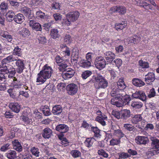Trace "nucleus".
I'll return each mask as SVG.
<instances>
[{"label": "nucleus", "mask_w": 159, "mask_h": 159, "mask_svg": "<svg viewBox=\"0 0 159 159\" xmlns=\"http://www.w3.org/2000/svg\"><path fill=\"white\" fill-rule=\"evenodd\" d=\"M53 72L52 68L48 64H46L38 74L36 82L40 83V84L44 83L51 77Z\"/></svg>", "instance_id": "nucleus-1"}, {"label": "nucleus", "mask_w": 159, "mask_h": 159, "mask_svg": "<svg viewBox=\"0 0 159 159\" xmlns=\"http://www.w3.org/2000/svg\"><path fill=\"white\" fill-rule=\"evenodd\" d=\"M93 79L95 81L94 86L96 89H104L108 86V83L107 80L100 74H98L96 76H94Z\"/></svg>", "instance_id": "nucleus-2"}, {"label": "nucleus", "mask_w": 159, "mask_h": 159, "mask_svg": "<svg viewBox=\"0 0 159 159\" xmlns=\"http://www.w3.org/2000/svg\"><path fill=\"white\" fill-rule=\"evenodd\" d=\"M0 71L5 74H8L11 78H13L15 73L16 70L15 68L10 64H2V66L0 67Z\"/></svg>", "instance_id": "nucleus-3"}, {"label": "nucleus", "mask_w": 159, "mask_h": 159, "mask_svg": "<svg viewBox=\"0 0 159 159\" xmlns=\"http://www.w3.org/2000/svg\"><path fill=\"white\" fill-rule=\"evenodd\" d=\"M96 114L98 116L96 117L95 120L100 123L102 126H105L106 125V121L107 120V116L100 110L97 111Z\"/></svg>", "instance_id": "nucleus-4"}, {"label": "nucleus", "mask_w": 159, "mask_h": 159, "mask_svg": "<svg viewBox=\"0 0 159 159\" xmlns=\"http://www.w3.org/2000/svg\"><path fill=\"white\" fill-rule=\"evenodd\" d=\"M94 64L96 67L99 70L105 68L106 65V61L103 57L102 56L97 57L95 61Z\"/></svg>", "instance_id": "nucleus-5"}, {"label": "nucleus", "mask_w": 159, "mask_h": 159, "mask_svg": "<svg viewBox=\"0 0 159 159\" xmlns=\"http://www.w3.org/2000/svg\"><path fill=\"white\" fill-rule=\"evenodd\" d=\"M120 96V94H118L116 97L112 98L111 101V103L118 107H122L124 105V102Z\"/></svg>", "instance_id": "nucleus-6"}, {"label": "nucleus", "mask_w": 159, "mask_h": 159, "mask_svg": "<svg viewBox=\"0 0 159 159\" xmlns=\"http://www.w3.org/2000/svg\"><path fill=\"white\" fill-rule=\"evenodd\" d=\"M15 64L17 66L16 71L17 73H21L25 68L24 61L20 59H16Z\"/></svg>", "instance_id": "nucleus-7"}, {"label": "nucleus", "mask_w": 159, "mask_h": 159, "mask_svg": "<svg viewBox=\"0 0 159 159\" xmlns=\"http://www.w3.org/2000/svg\"><path fill=\"white\" fill-rule=\"evenodd\" d=\"M80 13L77 11H75L68 13L66 17L70 20L71 22H74L77 20L80 16Z\"/></svg>", "instance_id": "nucleus-8"}, {"label": "nucleus", "mask_w": 159, "mask_h": 159, "mask_svg": "<svg viewBox=\"0 0 159 159\" xmlns=\"http://www.w3.org/2000/svg\"><path fill=\"white\" fill-rule=\"evenodd\" d=\"M66 90L69 94L73 95L77 93L78 90V87L74 84H70L66 86Z\"/></svg>", "instance_id": "nucleus-9"}, {"label": "nucleus", "mask_w": 159, "mask_h": 159, "mask_svg": "<svg viewBox=\"0 0 159 159\" xmlns=\"http://www.w3.org/2000/svg\"><path fill=\"white\" fill-rule=\"evenodd\" d=\"M79 58V53L78 49L73 48L72 49L71 61V63L74 65H76L78 62Z\"/></svg>", "instance_id": "nucleus-10"}, {"label": "nucleus", "mask_w": 159, "mask_h": 159, "mask_svg": "<svg viewBox=\"0 0 159 159\" xmlns=\"http://www.w3.org/2000/svg\"><path fill=\"white\" fill-rule=\"evenodd\" d=\"M75 73V71L71 68L66 69L62 72V76L65 80L72 77Z\"/></svg>", "instance_id": "nucleus-11"}, {"label": "nucleus", "mask_w": 159, "mask_h": 159, "mask_svg": "<svg viewBox=\"0 0 159 159\" xmlns=\"http://www.w3.org/2000/svg\"><path fill=\"white\" fill-rule=\"evenodd\" d=\"M136 143L138 144L145 145L149 142L148 137L144 136H138L135 139Z\"/></svg>", "instance_id": "nucleus-12"}, {"label": "nucleus", "mask_w": 159, "mask_h": 159, "mask_svg": "<svg viewBox=\"0 0 159 159\" xmlns=\"http://www.w3.org/2000/svg\"><path fill=\"white\" fill-rule=\"evenodd\" d=\"M9 108L13 111L18 113L21 108L20 106L17 102H12L9 105Z\"/></svg>", "instance_id": "nucleus-13"}, {"label": "nucleus", "mask_w": 159, "mask_h": 159, "mask_svg": "<svg viewBox=\"0 0 159 159\" xmlns=\"http://www.w3.org/2000/svg\"><path fill=\"white\" fill-rule=\"evenodd\" d=\"M132 97L134 98H139L143 101H145L146 99L145 93L142 91H136L132 94Z\"/></svg>", "instance_id": "nucleus-14"}, {"label": "nucleus", "mask_w": 159, "mask_h": 159, "mask_svg": "<svg viewBox=\"0 0 159 159\" xmlns=\"http://www.w3.org/2000/svg\"><path fill=\"white\" fill-rule=\"evenodd\" d=\"M0 35L4 38V39L9 42H11L13 38L12 36L9 34L6 31L1 30L0 31Z\"/></svg>", "instance_id": "nucleus-15"}, {"label": "nucleus", "mask_w": 159, "mask_h": 159, "mask_svg": "<svg viewBox=\"0 0 159 159\" xmlns=\"http://www.w3.org/2000/svg\"><path fill=\"white\" fill-rule=\"evenodd\" d=\"M111 10L113 12L119 13L120 14H124L126 11L125 7L123 6L113 7L111 8Z\"/></svg>", "instance_id": "nucleus-16"}, {"label": "nucleus", "mask_w": 159, "mask_h": 159, "mask_svg": "<svg viewBox=\"0 0 159 159\" xmlns=\"http://www.w3.org/2000/svg\"><path fill=\"white\" fill-rule=\"evenodd\" d=\"M104 57L108 62L111 63L115 58V54L111 51H107L104 53Z\"/></svg>", "instance_id": "nucleus-17"}, {"label": "nucleus", "mask_w": 159, "mask_h": 159, "mask_svg": "<svg viewBox=\"0 0 159 159\" xmlns=\"http://www.w3.org/2000/svg\"><path fill=\"white\" fill-rule=\"evenodd\" d=\"M52 130L48 127L44 128L42 131V136L45 139H49L52 135Z\"/></svg>", "instance_id": "nucleus-18"}, {"label": "nucleus", "mask_w": 159, "mask_h": 159, "mask_svg": "<svg viewBox=\"0 0 159 159\" xmlns=\"http://www.w3.org/2000/svg\"><path fill=\"white\" fill-rule=\"evenodd\" d=\"M56 130L61 133H65L69 130V127L65 124H59L57 125L55 128Z\"/></svg>", "instance_id": "nucleus-19"}, {"label": "nucleus", "mask_w": 159, "mask_h": 159, "mask_svg": "<svg viewBox=\"0 0 159 159\" xmlns=\"http://www.w3.org/2000/svg\"><path fill=\"white\" fill-rule=\"evenodd\" d=\"M13 148L20 152L22 150V147L20 142L17 139H15L12 142Z\"/></svg>", "instance_id": "nucleus-20"}, {"label": "nucleus", "mask_w": 159, "mask_h": 159, "mask_svg": "<svg viewBox=\"0 0 159 159\" xmlns=\"http://www.w3.org/2000/svg\"><path fill=\"white\" fill-rule=\"evenodd\" d=\"M113 85L117 86L118 89L120 90L124 89L126 87L123 78H122L119 79L118 81L116 83H113Z\"/></svg>", "instance_id": "nucleus-21"}, {"label": "nucleus", "mask_w": 159, "mask_h": 159, "mask_svg": "<svg viewBox=\"0 0 159 159\" xmlns=\"http://www.w3.org/2000/svg\"><path fill=\"white\" fill-rule=\"evenodd\" d=\"M131 115V112L129 110L124 109L120 111L121 119L125 120L129 118Z\"/></svg>", "instance_id": "nucleus-22"}, {"label": "nucleus", "mask_w": 159, "mask_h": 159, "mask_svg": "<svg viewBox=\"0 0 159 159\" xmlns=\"http://www.w3.org/2000/svg\"><path fill=\"white\" fill-rule=\"evenodd\" d=\"M20 12L23 14L28 17L30 18V17H32L31 15V10L30 9L27 7H23L21 8Z\"/></svg>", "instance_id": "nucleus-23"}, {"label": "nucleus", "mask_w": 159, "mask_h": 159, "mask_svg": "<svg viewBox=\"0 0 159 159\" xmlns=\"http://www.w3.org/2000/svg\"><path fill=\"white\" fill-rule=\"evenodd\" d=\"M155 80V77L154 74L152 72H149L145 76V81L147 82L148 84L152 82Z\"/></svg>", "instance_id": "nucleus-24"}, {"label": "nucleus", "mask_w": 159, "mask_h": 159, "mask_svg": "<svg viewBox=\"0 0 159 159\" xmlns=\"http://www.w3.org/2000/svg\"><path fill=\"white\" fill-rule=\"evenodd\" d=\"M11 79H12L13 81L12 83V86L14 88L19 89L23 87V85L22 83L20 81H18L17 78L16 77L13 76V78H11Z\"/></svg>", "instance_id": "nucleus-25"}, {"label": "nucleus", "mask_w": 159, "mask_h": 159, "mask_svg": "<svg viewBox=\"0 0 159 159\" xmlns=\"http://www.w3.org/2000/svg\"><path fill=\"white\" fill-rule=\"evenodd\" d=\"M15 13L12 11H8L6 14L7 20L9 22H11L14 20L15 16Z\"/></svg>", "instance_id": "nucleus-26"}, {"label": "nucleus", "mask_w": 159, "mask_h": 159, "mask_svg": "<svg viewBox=\"0 0 159 159\" xmlns=\"http://www.w3.org/2000/svg\"><path fill=\"white\" fill-rule=\"evenodd\" d=\"M24 19L23 15L21 13H19L15 16L14 20L18 24H21L24 21Z\"/></svg>", "instance_id": "nucleus-27"}, {"label": "nucleus", "mask_w": 159, "mask_h": 159, "mask_svg": "<svg viewBox=\"0 0 159 159\" xmlns=\"http://www.w3.org/2000/svg\"><path fill=\"white\" fill-rule=\"evenodd\" d=\"M62 111V109L61 106L57 105L53 107L52 112L54 115H59L61 113Z\"/></svg>", "instance_id": "nucleus-28"}, {"label": "nucleus", "mask_w": 159, "mask_h": 159, "mask_svg": "<svg viewBox=\"0 0 159 159\" xmlns=\"http://www.w3.org/2000/svg\"><path fill=\"white\" fill-rule=\"evenodd\" d=\"M5 155L8 159H15L17 157L16 152L14 150L9 151Z\"/></svg>", "instance_id": "nucleus-29"}, {"label": "nucleus", "mask_w": 159, "mask_h": 159, "mask_svg": "<svg viewBox=\"0 0 159 159\" xmlns=\"http://www.w3.org/2000/svg\"><path fill=\"white\" fill-rule=\"evenodd\" d=\"M40 109L44 115L48 116L51 114L49 108L48 106H42L40 107Z\"/></svg>", "instance_id": "nucleus-30"}, {"label": "nucleus", "mask_w": 159, "mask_h": 159, "mask_svg": "<svg viewBox=\"0 0 159 159\" xmlns=\"http://www.w3.org/2000/svg\"><path fill=\"white\" fill-rule=\"evenodd\" d=\"M79 63L81 67L84 68L89 67L91 65V62L89 60H81Z\"/></svg>", "instance_id": "nucleus-31"}, {"label": "nucleus", "mask_w": 159, "mask_h": 159, "mask_svg": "<svg viewBox=\"0 0 159 159\" xmlns=\"http://www.w3.org/2000/svg\"><path fill=\"white\" fill-rule=\"evenodd\" d=\"M11 77V76H10L8 74H5L4 73H0V83H1L2 81L4 82L7 81H8Z\"/></svg>", "instance_id": "nucleus-32"}, {"label": "nucleus", "mask_w": 159, "mask_h": 159, "mask_svg": "<svg viewBox=\"0 0 159 159\" xmlns=\"http://www.w3.org/2000/svg\"><path fill=\"white\" fill-rule=\"evenodd\" d=\"M50 35L51 37L53 39H56L60 36L59 31L57 29H53L51 30Z\"/></svg>", "instance_id": "nucleus-33"}, {"label": "nucleus", "mask_w": 159, "mask_h": 159, "mask_svg": "<svg viewBox=\"0 0 159 159\" xmlns=\"http://www.w3.org/2000/svg\"><path fill=\"white\" fill-rule=\"evenodd\" d=\"M121 92L122 93H121L120 96L122 100H123L124 103L125 102L128 103L131 100L130 96L126 94L124 91H121Z\"/></svg>", "instance_id": "nucleus-34"}, {"label": "nucleus", "mask_w": 159, "mask_h": 159, "mask_svg": "<svg viewBox=\"0 0 159 159\" xmlns=\"http://www.w3.org/2000/svg\"><path fill=\"white\" fill-rule=\"evenodd\" d=\"M152 141L151 145V147H159V139L155 137H152L151 138Z\"/></svg>", "instance_id": "nucleus-35"}, {"label": "nucleus", "mask_w": 159, "mask_h": 159, "mask_svg": "<svg viewBox=\"0 0 159 159\" xmlns=\"http://www.w3.org/2000/svg\"><path fill=\"white\" fill-rule=\"evenodd\" d=\"M16 59L13 57L12 55L9 56L4 58L2 61V64H10V63L12 61H15Z\"/></svg>", "instance_id": "nucleus-36"}, {"label": "nucleus", "mask_w": 159, "mask_h": 159, "mask_svg": "<svg viewBox=\"0 0 159 159\" xmlns=\"http://www.w3.org/2000/svg\"><path fill=\"white\" fill-rule=\"evenodd\" d=\"M133 84L138 87H141L145 84L144 83L139 79L134 78L132 80Z\"/></svg>", "instance_id": "nucleus-37"}, {"label": "nucleus", "mask_w": 159, "mask_h": 159, "mask_svg": "<svg viewBox=\"0 0 159 159\" xmlns=\"http://www.w3.org/2000/svg\"><path fill=\"white\" fill-rule=\"evenodd\" d=\"M131 106L134 108H140L142 107L143 103L139 101H132L131 103Z\"/></svg>", "instance_id": "nucleus-38"}, {"label": "nucleus", "mask_w": 159, "mask_h": 159, "mask_svg": "<svg viewBox=\"0 0 159 159\" xmlns=\"http://www.w3.org/2000/svg\"><path fill=\"white\" fill-rule=\"evenodd\" d=\"M20 34L24 37L29 36L30 34V32L29 30L26 28H21V30L19 31Z\"/></svg>", "instance_id": "nucleus-39"}, {"label": "nucleus", "mask_w": 159, "mask_h": 159, "mask_svg": "<svg viewBox=\"0 0 159 159\" xmlns=\"http://www.w3.org/2000/svg\"><path fill=\"white\" fill-rule=\"evenodd\" d=\"M142 117L141 115H136L133 117L132 122L134 124H137L139 122L142 120Z\"/></svg>", "instance_id": "nucleus-40"}, {"label": "nucleus", "mask_w": 159, "mask_h": 159, "mask_svg": "<svg viewBox=\"0 0 159 159\" xmlns=\"http://www.w3.org/2000/svg\"><path fill=\"white\" fill-rule=\"evenodd\" d=\"M98 153L100 156H101L105 158H109V155L108 153L105 151L104 150L102 149H99L98 151Z\"/></svg>", "instance_id": "nucleus-41"}, {"label": "nucleus", "mask_w": 159, "mask_h": 159, "mask_svg": "<svg viewBox=\"0 0 159 159\" xmlns=\"http://www.w3.org/2000/svg\"><path fill=\"white\" fill-rule=\"evenodd\" d=\"M93 139L94 138L92 137L87 138L84 142L85 145L88 148L90 147L93 145Z\"/></svg>", "instance_id": "nucleus-42"}, {"label": "nucleus", "mask_w": 159, "mask_h": 159, "mask_svg": "<svg viewBox=\"0 0 159 159\" xmlns=\"http://www.w3.org/2000/svg\"><path fill=\"white\" fill-rule=\"evenodd\" d=\"M120 143V140L118 138H112L110 141V145L111 146H114L116 145H118Z\"/></svg>", "instance_id": "nucleus-43"}, {"label": "nucleus", "mask_w": 159, "mask_h": 159, "mask_svg": "<svg viewBox=\"0 0 159 159\" xmlns=\"http://www.w3.org/2000/svg\"><path fill=\"white\" fill-rule=\"evenodd\" d=\"M91 127L93 132L94 133V136L97 138L100 137L101 136V135L100 134V130L98 129V128L97 127H93L91 126Z\"/></svg>", "instance_id": "nucleus-44"}, {"label": "nucleus", "mask_w": 159, "mask_h": 159, "mask_svg": "<svg viewBox=\"0 0 159 159\" xmlns=\"http://www.w3.org/2000/svg\"><path fill=\"white\" fill-rule=\"evenodd\" d=\"M32 154L36 157H39L40 154L39 149L34 147H32L30 149Z\"/></svg>", "instance_id": "nucleus-45"}, {"label": "nucleus", "mask_w": 159, "mask_h": 159, "mask_svg": "<svg viewBox=\"0 0 159 159\" xmlns=\"http://www.w3.org/2000/svg\"><path fill=\"white\" fill-rule=\"evenodd\" d=\"M70 153L72 156L75 158L80 157L81 156V153L78 150H73L71 151Z\"/></svg>", "instance_id": "nucleus-46"}, {"label": "nucleus", "mask_w": 159, "mask_h": 159, "mask_svg": "<svg viewBox=\"0 0 159 159\" xmlns=\"http://www.w3.org/2000/svg\"><path fill=\"white\" fill-rule=\"evenodd\" d=\"M11 146L10 144L7 143L4 144L0 148V151L2 152H6L7 151L10 149Z\"/></svg>", "instance_id": "nucleus-47"}, {"label": "nucleus", "mask_w": 159, "mask_h": 159, "mask_svg": "<svg viewBox=\"0 0 159 159\" xmlns=\"http://www.w3.org/2000/svg\"><path fill=\"white\" fill-rule=\"evenodd\" d=\"M114 134L118 137V138L120 139L125 135V134L122 132L121 130L119 129L115 130L114 131Z\"/></svg>", "instance_id": "nucleus-48"}, {"label": "nucleus", "mask_w": 159, "mask_h": 159, "mask_svg": "<svg viewBox=\"0 0 159 159\" xmlns=\"http://www.w3.org/2000/svg\"><path fill=\"white\" fill-rule=\"evenodd\" d=\"M126 26V25L125 23H116L115 24V28L116 30L118 31L123 29Z\"/></svg>", "instance_id": "nucleus-49"}, {"label": "nucleus", "mask_w": 159, "mask_h": 159, "mask_svg": "<svg viewBox=\"0 0 159 159\" xmlns=\"http://www.w3.org/2000/svg\"><path fill=\"white\" fill-rule=\"evenodd\" d=\"M151 149H152V150L150 151V154L151 156H152L159 153V147H152L150 149V150Z\"/></svg>", "instance_id": "nucleus-50"}, {"label": "nucleus", "mask_w": 159, "mask_h": 159, "mask_svg": "<svg viewBox=\"0 0 159 159\" xmlns=\"http://www.w3.org/2000/svg\"><path fill=\"white\" fill-rule=\"evenodd\" d=\"M92 72L90 70H86L83 72L82 75L81 76L84 79H86L88 77L90 76L92 74Z\"/></svg>", "instance_id": "nucleus-51"}, {"label": "nucleus", "mask_w": 159, "mask_h": 159, "mask_svg": "<svg viewBox=\"0 0 159 159\" xmlns=\"http://www.w3.org/2000/svg\"><path fill=\"white\" fill-rule=\"evenodd\" d=\"M140 6L143 7L146 10H148L149 9L151 10L152 8V7L150 4L144 2L143 3H141Z\"/></svg>", "instance_id": "nucleus-52"}, {"label": "nucleus", "mask_w": 159, "mask_h": 159, "mask_svg": "<svg viewBox=\"0 0 159 159\" xmlns=\"http://www.w3.org/2000/svg\"><path fill=\"white\" fill-rule=\"evenodd\" d=\"M123 126L125 129L129 131H134V127L130 124H124Z\"/></svg>", "instance_id": "nucleus-53"}, {"label": "nucleus", "mask_w": 159, "mask_h": 159, "mask_svg": "<svg viewBox=\"0 0 159 159\" xmlns=\"http://www.w3.org/2000/svg\"><path fill=\"white\" fill-rule=\"evenodd\" d=\"M36 16L39 19H44L45 17V13L41 11H39L36 12Z\"/></svg>", "instance_id": "nucleus-54"}, {"label": "nucleus", "mask_w": 159, "mask_h": 159, "mask_svg": "<svg viewBox=\"0 0 159 159\" xmlns=\"http://www.w3.org/2000/svg\"><path fill=\"white\" fill-rule=\"evenodd\" d=\"M13 53L14 55L19 57H21L22 55L21 49L19 48L18 46L14 48Z\"/></svg>", "instance_id": "nucleus-55"}, {"label": "nucleus", "mask_w": 159, "mask_h": 159, "mask_svg": "<svg viewBox=\"0 0 159 159\" xmlns=\"http://www.w3.org/2000/svg\"><path fill=\"white\" fill-rule=\"evenodd\" d=\"M32 29L37 31H41L42 30L41 25L37 22H36L34 24V25Z\"/></svg>", "instance_id": "nucleus-56"}, {"label": "nucleus", "mask_w": 159, "mask_h": 159, "mask_svg": "<svg viewBox=\"0 0 159 159\" xmlns=\"http://www.w3.org/2000/svg\"><path fill=\"white\" fill-rule=\"evenodd\" d=\"M139 64L140 66L143 68H148L149 67V65L148 63L144 62L142 60L139 61Z\"/></svg>", "instance_id": "nucleus-57"}, {"label": "nucleus", "mask_w": 159, "mask_h": 159, "mask_svg": "<svg viewBox=\"0 0 159 159\" xmlns=\"http://www.w3.org/2000/svg\"><path fill=\"white\" fill-rule=\"evenodd\" d=\"M58 66H59V67L58 68V69L60 71L62 72L65 70V69L67 67V65L66 64L63 62L59 64Z\"/></svg>", "instance_id": "nucleus-58"}, {"label": "nucleus", "mask_w": 159, "mask_h": 159, "mask_svg": "<svg viewBox=\"0 0 159 159\" xmlns=\"http://www.w3.org/2000/svg\"><path fill=\"white\" fill-rule=\"evenodd\" d=\"M111 114L115 117L117 119H119L120 118L121 119L120 115V111H112Z\"/></svg>", "instance_id": "nucleus-59"}, {"label": "nucleus", "mask_w": 159, "mask_h": 159, "mask_svg": "<svg viewBox=\"0 0 159 159\" xmlns=\"http://www.w3.org/2000/svg\"><path fill=\"white\" fill-rule=\"evenodd\" d=\"M111 90L110 93L111 96L114 97H116L117 95L121 94V93H117L116 90L115 89H114L113 87L111 88Z\"/></svg>", "instance_id": "nucleus-60"}, {"label": "nucleus", "mask_w": 159, "mask_h": 159, "mask_svg": "<svg viewBox=\"0 0 159 159\" xmlns=\"http://www.w3.org/2000/svg\"><path fill=\"white\" fill-rule=\"evenodd\" d=\"M0 8L2 11L6 10L8 8V5L7 3L2 2L0 5Z\"/></svg>", "instance_id": "nucleus-61"}, {"label": "nucleus", "mask_w": 159, "mask_h": 159, "mask_svg": "<svg viewBox=\"0 0 159 159\" xmlns=\"http://www.w3.org/2000/svg\"><path fill=\"white\" fill-rule=\"evenodd\" d=\"M9 2L10 4L12 6H13L15 7H17L19 6L18 2L13 1V0H7Z\"/></svg>", "instance_id": "nucleus-62"}, {"label": "nucleus", "mask_w": 159, "mask_h": 159, "mask_svg": "<svg viewBox=\"0 0 159 159\" xmlns=\"http://www.w3.org/2000/svg\"><path fill=\"white\" fill-rule=\"evenodd\" d=\"M22 120L25 122L26 124H29L31 121V120L30 119H29L28 117L23 116H21Z\"/></svg>", "instance_id": "nucleus-63"}, {"label": "nucleus", "mask_w": 159, "mask_h": 159, "mask_svg": "<svg viewBox=\"0 0 159 159\" xmlns=\"http://www.w3.org/2000/svg\"><path fill=\"white\" fill-rule=\"evenodd\" d=\"M71 39V37L69 34H66L64 37V42L67 43H69Z\"/></svg>", "instance_id": "nucleus-64"}]
</instances>
